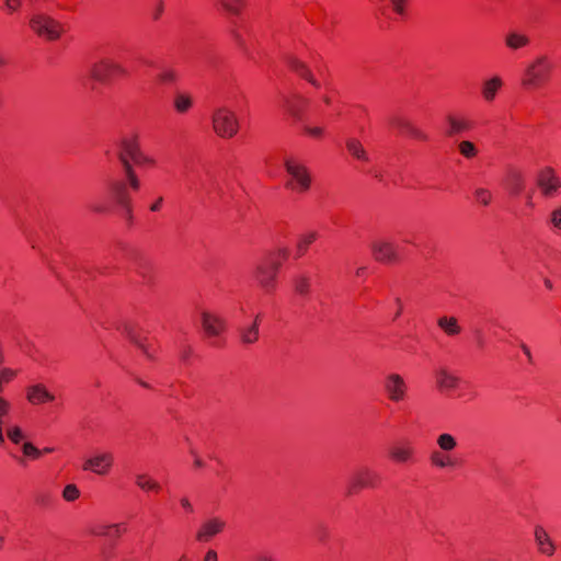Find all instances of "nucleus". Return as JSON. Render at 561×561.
I'll return each instance as SVG.
<instances>
[{
  "mask_svg": "<svg viewBox=\"0 0 561 561\" xmlns=\"http://www.w3.org/2000/svg\"><path fill=\"white\" fill-rule=\"evenodd\" d=\"M553 69L552 61L545 55L529 61L523 72L522 85L526 89H537L549 79Z\"/></svg>",
  "mask_w": 561,
  "mask_h": 561,
  "instance_id": "1",
  "label": "nucleus"
},
{
  "mask_svg": "<svg viewBox=\"0 0 561 561\" xmlns=\"http://www.w3.org/2000/svg\"><path fill=\"white\" fill-rule=\"evenodd\" d=\"M284 165L289 175L286 187L297 193L309 191L311 187V174L308 168L293 158L285 159Z\"/></svg>",
  "mask_w": 561,
  "mask_h": 561,
  "instance_id": "2",
  "label": "nucleus"
},
{
  "mask_svg": "<svg viewBox=\"0 0 561 561\" xmlns=\"http://www.w3.org/2000/svg\"><path fill=\"white\" fill-rule=\"evenodd\" d=\"M215 133L222 138L233 137L239 129V121L229 106L222 105L217 107L211 116Z\"/></svg>",
  "mask_w": 561,
  "mask_h": 561,
  "instance_id": "3",
  "label": "nucleus"
},
{
  "mask_svg": "<svg viewBox=\"0 0 561 561\" xmlns=\"http://www.w3.org/2000/svg\"><path fill=\"white\" fill-rule=\"evenodd\" d=\"M280 265L282 262L274 260L272 255L271 260H265L255 267L254 278L265 291L274 290Z\"/></svg>",
  "mask_w": 561,
  "mask_h": 561,
  "instance_id": "4",
  "label": "nucleus"
},
{
  "mask_svg": "<svg viewBox=\"0 0 561 561\" xmlns=\"http://www.w3.org/2000/svg\"><path fill=\"white\" fill-rule=\"evenodd\" d=\"M126 70L119 65L103 59L92 62L88 67V76L95 82L107 84L115 75H125Z\"/></svg>",
  "mask_w": 561,
  "mask_h": 561,
  "instance_id": "5",
  "label": "nucleus"
},
{
  "mask_svg": "<svg viewBox=\"0 0 561 561\" xmlns=\"http://www.w3.org/2000/svg\"><path fill=\"white\" fill-rule=\"evenodd\" d=\"M114 465V455L107 450H98L82 465L84 471L93 472L98 476H106Z\"/></svg>",
  "mask_w": 561,
  "mask_h": 561,
  "instance_id": "6",
  "label": "nucleus"
},
{
  "mask_svg": "<svg viewBox=\"0 0 561 561\" xmlns=\"http://www.w3.org/2000/svg\"><path fill=\"white\" fill-rule=\"evenodd\" d=\"M30 26L37 35H62L70 31L66 24L42 14L32 16Z\"/></svg>",
  "mask_w": 561,
  "mask_h": 561,
  "instance_id": "7",
  "label": "nucleus"
},
{
  "mask_svg": "<svg viewBox=\"0 0 561 561\" xmlns=\"http://www.w3.org/2000/svg\"><path fill=\"white\" fill-rule=\"evenodd\" d=\"M536 183L546 197H553L561 187V179L551 168L542 169L537 175Z\"/></svg>",
  "mask_w": 561,
  "mask_h": 561,
  "instance_id": "8",
  "label": "nucleus"
},
{
  "mask_svg": "<svg viewBox=\"0 0 561 561\" xmlns=\"http://www.w3.org/2000/svg\"><path fill=\"white\" fill-rule=\"evenodd\" d=\"M380 477L377 472L369 468L363 467L358 469L352 477L348 494L363 489V488H376Z\"/></svg>",
  "mask_w": 561,
  "mask_h": 561,
  "instance_id": "9",
  "label": "nucleus"
},
{
  "mask_svg": "<svg viewBox=\"0 0 561 561\" xmlns=\"http://www.w3.org/2000/svg\"><path fill=\"white\" fill-rule=\"evenodd\" d=\"M373 256L381 263H392L398 261L397 247L387 240H375L370 244Z\"/></svg>",
  "mask_w": 561,
  "mask_h": 561,
  "instance_id": "10",
  "label": "nucleus"
},
{
  "mask_svg": "<svg viewBox=\"0 0 561 561\" xmlns=\"http://www.w3.org/2000/svg\"><path fill=\"white\" fill-rule=\"evenodd\" d=\"M201 323L208 337L219 336L227 327L226 320L222 317L206 310L201 312Z\"/></svg>",
  "mask_w": 561,
  "mask_h": 561,
  "instance_id": "11",
  "label": "nucleus"
},
{
  "mask_svg": "<svg viewBox=\"0 0 561 561\" xmlns=\"http://www.w3.org/2000/svg\"><path fill=\"white\" fill-rule=\"evenodd\" d=\"M226 527V522L218 517L213 516L206 519L199 527L196 533V540L206 542L209 541L213 537L222 533Z\"/></svg>",
  "mask_w": 561,
  "mask_h": 561,
  "instance_id": "12",
  "label": "nucleus"
},
{
  "mask_svg": "<svg viewBox=\"0 0 561 561\" xmlns=\"http://www.w3.org/2000/svg\"><path fill=\"white\" fill-rule=\"evenodd\" d=\"M385 390L391 401L399 402L405 397L407 386L400 375L391 374L385 380Z\"/></svg>",
  "mask_w": 561,
  "mask_h": 561,
  "instance_id": "13",
  "label": "nucleus"
},
{
  "mask_svg": "<svg viewBox=\"0 0 561 561\" xmlns=\"http://www.w3.org/2000/svg\"><path fill=\"white\" fill-rule=\"evenodd\" d=\"M308 99L298 93L290 96H283V106L296 118H301L304 108L308 105Z\"/></svg>",
  "mask_w": 561,
  "mask_h": 561,
  "instance_id": "14",
  "label": "nucleus"
},
{
  "mask_svg": "<svg viewBox=\"0 0 561 561\" xmlns=\"http://www.w3.org/2000/svg\"><path fill=\"white\" fill-rule=\"evenodd\" d=\"M390 458L398 463L412 461L414 448L409 442H402L393 445L389 450Z\"/></svg>",
  "mask_w": 561,
  "mask_h": 561,
  "instance_id": "15",
  "label": "nucleus"
},
{
  "mask_svg": "<svg viewBox=\"0 0 561 561\" xmlns=\"http://www.w3.org/2000/svg\"><path fill=\"white\" fill-rule=\"evenodd\" d=\"M26 398L32 404H42L55 400V396L42 383L28 387Z\"/></svg>",
  "mask_w": 561,
  "mask_h": 561,
  "instance_id": "16",
  "label": "nucleus"
},
{
  "mask_svg": "<svg viewBox=\"0 0 561 561\" xmlns=\"http://www.w3.org/2000/svg\"><path fill=\"white\" fill-rule=\"evenodd\" d=\"M460 382V378L447 368L442 367L436 370V383L437 387L445 391L455 390Z\"/></svg>",
  "mask_w": 561,
  "mask_h": 561,
  "instance_id": "17",
  "label": "nucleus"
},
{
  "mask_svg": "<svg viewBox=\"0 0 561 561\" xmlns=\"http://www.w3.org/2000/svg\"><path fill=\"white\" fill-rule=\"evenodd\" d=\"M534 535L535 541L538 546V550L546 556H552L554 553L556 547L551 538L549 537L548 533L543 529V527L536 526Z\"/></svg>",
  "mask_w": 561,
  "mask_h": 561,
  "instance_id": "18",
  "label": "nucleus"
},
{
  "mask_svg": "<svg viewBox=\"0 0 561 561\" xmlns=\"http://www.w3.org/2000/svg\"><path fill=\"white\" fill-rule=\"evenodd\" d=\"M391 124L397 127L401 133L408 134L409 136L419 139L426 140L427 136L416 126H414L411 122L402 118V117H393L391 119Z\"/></svg>",
  "mask_w": 561,
  "mask_h": 561,
  "instance_id": "19",
  "label": "nucleus"
},
{
  "mask_svg": "<svg viewBox=\"0 0 561 561\" xmlns=\"http://www.w3.org/2000/svg\"><path fill=\"white\" fill-rule=\"evenodd\" d=\"M119 153H124L126 158L133 160L135 163H141V159L144 158V153L134 139H123Z\"/></svg>",
  "mask_w": 561,
  "mask_h": 561,
  "instance_id": "20",
  "label": "nucleus"
},
{
  "mask_svg": "<svg viewBox=\"0 0 561 561\" xmlns=\"http://www.w3.org/2000/svg\"><path fill=\"white\" fill-rule=\"evenodd\" d=\"M503 82L500 77H493L485 80L482 84L481 93L486 102H492L495 99L497 91L501 89Z\"/></svg>",
  "mask_w": 561,
  "mask_h": 561,
  "instance_id": "21",
  "label": "nucleus"
},
{
  "mask_svg": "<svg viewBox=\"0 0 561 561\" xmlns=\"http://www.w3.org/2000/svg\"><path fill=\"white\" fill-rule=\"evenodd\" d=\"M134 480L135 484L142 491L159 492L161 489L160 484L147 473L138 472L134 476Z\"/></svg>",
  "mask_w": 561,
  "mask_h": 561,
  "instance_id": "22",
  "label": "nucleus"
},
{
  "mask_svg": "<svg viewBox=\"0 0 561 561\" xmlns=\"http://www.w3.org/2000/svg\"><path fill=\"white\" fill-rule=\"evenodd\" d=\"M123 333L129 339V341L135 344L148 358H152V354L149 347L142 342L139 335L136 333L135 329L131 324H125L123 328Z\"/></svg>",
  "mask_w": 561,
  "mask_h": 561,
  "instance_id": "23",
  "label": "nucleus"
},
{
  "mask_svg": "<svg viewBox=\"0 0 561 561\" xmlns=\"http://www.w3.org/2000/svg\"><path fill=\"white\" fill-rule=\"evenodd\" d=\"M193 105V98L185 92H176L173 99V107L179 114H185Z\"/></svg>",
  "mask_w": 561,
  "mask_h": 561,
  "instance_id": "24",
  "label": "nucleus"
},
{
  "mask_svg": "<svg viewBox=\"0 0 561 561\" xmlns=\"http://www.w3.org/2000/svg\"><path fill=\"white\" fill-rule=\"evenodd\" d=\"M446 121L448 124L446 135L450 136V137L455 136V135H459L470 128V124L466 119H462V118H457L455 116H448Z\"/></svg>",
  "mask_w": 561,
  "mask_h": 561,
  "instance_id": "25",
  "label": "nucleus"
},
{
  "mask_svg": "<svg viewBox=\"0 0 561 561\" xmlns=\"http://www.w3.org/2000/svg\"><path fill=\"white\" fill-rule=\"evenodd\" d=\"M347 151L356 159L360 161H369V157L363 145L359 140L355 138H350L346 140Z\"/></svg>",
  "mask_w": 561,
  "mask_h": 561,
  "instance_id": "26",
  "label": "nucleus"
},
{
  "mask_svg": "<svg viewBox=\"0 0 561 561\" xmlns=\"http://www.w3.org/2000/svg\"><path fill=\"white\" fill-rule=\"evenodd\" d=\"M260 331L256 321L252 324L240 329V339L244 344H253L259 340Z\"/></svg>",
  "mask_w": 561,
  "mask_h": 561,
  "instance_id": "27",
  "label": "nucleus"
},
{
  "mask_svg": "<svg viewBox=\"0 0 561 561\" xmlns=\"http://www.w3.org/2000/svg\"><path fill=\"white\" fill-rule=\"evenodd\" d=\"M290 67L295 72H297L300 77L310 82L313 87H320L319 82L313 78L310 70L306 67L304 62H301L298 59H291Z\"/></svg>",
  "mask_w": 561,
  "mask_h": 561,
  "instance_id": "28",
  "label": "nucleus"
},
{
  "mask_svg": "<svg viewBox=\"0 0 561 561\" xmlns=\"http://www.w3.org/2000/svg\"><path fill=\"white\" fill-rule=\"evenodd\" d=\"M431 463L438 468H453L456 466V461L448 455H443L439 451H433L430 456Z\"/></svg>",
  "mask_w": 561,
  "mask_h": 561,
  "instance_id": "29",
  "label": "nucleus"
},
{
  "mask_svg": "<svg viewBox=\"0 0 561 561\" xmlns=\"http://www.w3.org/2000/svg\"><path fill=\"white\" fill-rule=\"evenodd\" d=\"M437 324L447 335H457L460 333V327L458 325L457 319L454 317H440Z\"/></svg>",
  "mask_w": 561,
  "mask_h": 561,
  "instance_id": "30",
  "label": "nucleus"
},
{
  "mask_svg": "<svg viewBox=\"0 0 561 561\" xmlns=\"http://www.w3.org/2000/svg\"><path fill=\"white\" fill-rule=\"evenodd\" d=\"M311 280L306 274H300L294 277L293 286L298 295L307 296L310 291Z\"/></svg>",
  "mask_w": 561,
  "mask_h": 561,
  "instance_id": "31",
  "label": "nucleus"
},
{
  "mask_svg": "<svg viewBox=\"0 0 561 561\" xmlns=\"http://www.w3.org/2000/svg\"><path fill=\"white\" fill-rule=\"evenodd\" d=\"M436 444L442 451L450 453L457 447L456 438L449 433L439 434Z\"/></svg>",
  "mask_w": 561,
  "mask_h": 561,
  "instance_id": "32",
  "label": "nucleus"
},
{
  "mask_svg": "<svg viewBox=\"0 0 561 561\" xmlns=\"http://www.w3.org/2000/svg\"><path fill=\"white\" fill-rule=\"evenodd\" d=\"M116 202L123 207L128 209V197L125 192V186L122 183H113L111 187Z\"/></svg>",
  "mask_w": 561,
  "mask_h": 561,
  "instance_id": "33",
  "label": "nucleus"
},
{
  "mask_svg": "<svg viewBox=\"0 0 561 561\" xmlns=\"http://www.w3.org/2000/svg\"><path fill=\"white\" fill-rule=\"evenodd\" d=\"M317 237L318 234L314 231H309L301 234L297 243L298 255H302L308 245L311 244L317 239Z\"/></svg>",
  "mask_w": 561,
  "mask_h": 561,
  "instance_id": "34",
  "label": "nucleus"
},
{
  "mask_svg": "<svg viewBox=\"0 0 561 561\" xmlns=\"http://www.w3.org/2000/svg\"><path fill=\"white\" fill-rule=\"evenodd\" d=\"M178 75L173 69L161 68L157 75V79L161 84L171 85L176 81Z\"/></svg>",
  "mask_w": 561,
  "mask_h": 561,
  "instance_id": "35",
  "label": "nucleus"
},
{
  "mask_svg": "<svg viewBox=\"0 0 561 561\" xmlns=\"http://www.w3.org/2000/svg\"><path fill=\"white\" fill-rule=\"evenodd\" d=\"M458 150L466 159H472L478 154V149L473 142L469 140H462L458 144Z\"/></svg>",
  "mask_w": 561,
  "mask_h": 561,
  "instance_id": "36",
  "label": "nucleus"
},
{
  "mask_svg": "<svg viewBox=\"0 0 561 561\" xmlns=\"http://www.w3.org/2000/svg\"><path fill=\"white\" fill-rule=\"evenodd\" d=\"M224 10L228 13L238 15L244 4L243 0H219Z\"/></svg>",
  "mask_w": 561,
  "mask_h": 561,
  "instance_id": "37",
  "label": "nucleus"
},
{
  "mask_svg": "<svg viewBox=\"0 0 561 561\" xmlns=\"http://www.w3.org/2000/svg\"><path fill=\"white\" fill-rule=\"evenodd\" d=\"M528 43V37H506V46L514 50L526 47Z\"/></svg>",
  "mask_w": 561,
  "mask_h": 561,
  "instance_id": "38",
  "label": "nucleus"
},
{
  "mask_svg": "<svg viewBox=\"0 0 561 561\" xmlns=\"http://www.w3.org/2000/svg\"><path fill=\"white\" fill-rule=\"evenodd\" d=\"M474 197L478 203L488 206L491 203L492 194L489 190L479 187L474 191Z\"/></svg>",
  "mask_w": 561,
  "mask_h": 561,
  "instance_id": "39",
  "label": "nucleus"
},
{
  "mask_svg": "<svg viewBox=\"0 0 561 561\" xmlns=\"http://www.w3.org/2000/svg\"><path fill=\"white\" fill-rule=\"evenodd\" d=\"M79 495H80V491L77 488V485H75V484L66 485L62 491V497L68 502H72V501L77 500L79 497Z\"/></svg>",
  "mask_w": 561,
  "mask_h": 561,
  "instance_id": "40",
  "label": "nucleus"
},
{
  "mask_svg": "<svg viewBox=\"0 0 561 561\" xmlns=\"http://www.w3.org/2000/svg\"><path fill=\"white\" fill-rule=\"evenodd\" d=\"M524 188V179L520 174L515 173L511 176L512 193L518 195Z\"/></svg>",
  "mask_w": 561,
  "mask_h": 561,
  "instance_id": "41",
  "label": "nucleus"
},
{
  "mask_svg": "<svg viewBox=\"0 0 561 561\" xmlns=\"http://www.w3.org/2000/svg\"><path fill=\"white\" fill-rule=\"evenodd\" d=\"M121 534V528L118 524H113L108 526H104L96 533V535L100 536H106V537H118Z\"/></svg>",
  "mask_w": 561,
  "mask_h": 561,
  "instance_id": "42",
  "label": "nucleus"
},
{
  "mask_svg": "<svg viewBox=\"0 0 561 561\" xmlns=\"http://www.w3.org/2000/svg\"><path fill=\"white\" fill-rule=\"evenodd\" d=\"M7 435L14 444H19L24 437L23 432L18 426L8 427Z\"/></svg>",
  "mask_w": 561,
  "mask_h": 561,
  "instance_id": "43",
  "label": "nucleus"
},
{
  "mask_svg": "<svg viewBox=\"0 0 561 561\" xmlns=\"http://www.w3.org/2000/svg\"><path fill=\"white\" fill-rule=\"evenodd\" d=\"M391 3V8L394 13H397L400 16H403L407 11V5L409 0H389Z\"/></svg>",
  "mask_w": 561,
  "mask_h": 561,
  "instance_id": "44",
  "label": "nucleus"
},
{
  "mask_svg": "<svg viewBox=\"0 0 561 561\" xmlns=\"http://www.w3.org/2000/svg\"><path fill=\"white\" fill-rule=\"evenodd\" d=\"M15 371L11 368H0V392L3 390V383L11 381Z\"/></svg>",
  "mask_w": 561,
  "mask_h": 561,
  "instance_id": "45",
  "label": "nucleus"
},
{
  "mask_svg": "<svg viewBox=\"0 0 561 561\" xmlns=\"http://www.w3.org/2000/svg\"><path fill=\"white\" fill-rule=\"evenodd\" d=\"M22 449L25 456L31 457L33 459H37L42 455V450L36 448L31 443H24Z\"/></svg>",
  "mask_w": 561,
  "mask_h": 561,
  "instance_id": "46",
  "label": "nucleus"
},
{
  "mask_svg": "<svg viewBox=\"0 0 561 561\" xmlns=\"http://www.w3.org/2000/svg\"><path fill=\"white\" fill-rule=\"evenodd\" d=\"M289 251L287 248H278L275 251H272L267 254L266 260H271V256L273 255V259L276 261L286 260L288 257Z\"/></svg>",
  "mask_w": 561,
  "mask_h": 561,
  "instance_id": "47",
  "label": "nucleus"
},
{
  "mask_svg": "<svg viewBox=\"0 0 561 561\" xmlns=\"http://www.w3.org/2000/svg\"><path fill=\"white\" fill-rule=\"evenodd\" d=\"M550 224L556 229L561 230V206L551 211V214H550Z\"/></svg>",
  "mask_w": 561,
  "mask_h": 561,
  "instance_id": "48",
  "label": "nucleus"
},
{
  "mask_svg": "<svg viewBox=\"0 0 561 561\" xmlns=\"http://www.w3.org/2000/svg\"><path fill=\"white\" fill-rule=\"evenodd\" d=\"M163 10H164L163 0H156L154 3L152 4V9H151V15H152L153 20H158L161 16Z\"/></svg>",
  "mask_w": 561,
  "mask_h": 561,
  "instance_id": "49",
  "label": "nucleus"
},
{
  "mask_svg": "<svg viewBox=\"0 0 561 561\" xmlns=\"http://www.w3.org/2000/svg\"><path fill=\"white\" fill-rule=\"evenodd\" d=\"M21 4L22 0H4V10L11 14L18 11Z\"/></svg>",
  "mask_w": 561,
  "mask_h": 561,
  "instance_id": "50",
  "label": "nucleus"
},
{
  "mask_svg": "<svg viewBox=\"0 0 561 561\" xmlns=\"http://www.w3.org/2000/svg\"><path fill=\"white\" fill-rule=\"evenodd\" d=\"M118 158H119V161L122 162V164L124 167L126 176L129 175V174H134L135 172H134V170L131 168V164L128 161V158H126L124 156V153H118Z\"/></svg>",
  "mask_w": 561,
  "mask_h": 561,
  "instance_id": "51",
  "label": "nucleus"
},
{
  "mask_svg": "<svg viewBox=\"0 0 561 561\" xmlns=\"http://www.w3.org/2000/svg\"><path fill=\"white\" fill-rule=\"evenodd\" d=\"M127 179H128V182L130 184V186L134 188V190H138L139 188V180L137 179L136 174H129L127 175Z\"/></svg>",
  "mask_w": 561,
  "mask_h": 561,
  "instance_id": "52",
  "label": "nucleus"
},
{
  "mask_svg": "<svg viewBox=\"0 0 561 561\" xmlns=\"http://www.w3.org/2000/svg\"><path fill=\"white\" fill-rule=\"evenodd\" d=\"M306 130L310 136L313 137H320L323 133L322 128L320 127H307Z\"/></svg>",
  "mask_w": 561,
  "mask_h": 561,
  "instance_id": "53",
  "label": "nucleus"
},
{
  "mask_svg": "<svg viewBox=\"0 0 561 561\" xmlns=\"http://www.w3.org/2000/svg\"><path fill=\"white\" fill-rule=\"evenodd\" d=\"M217 560H218L217 552L215 550L210 549L206 552L203 561H217Z\"/></svg>",
  "mask_w": 561,
  "mask_h": 561,
  "instance_id": "54",
  "label": "nucleus"
},
{
  "mask_svg": "<svg viewBox=\"0 0 561 561\" xmlns=\"http://www.w3.org/2000/svg\"><path fill=\"white\" fill-rule=\"evenodd\" d=\"M181 505L187 512H193V506H192L191 502L188 501V499H186V497L181 499Z\"/></svg>",
  "mask_w": 561,
  "mask_h": 561,
  "instance_id": "55",
  "label": "nucleus"
},
{
  "mask_svg": "<svg viewBox=\"0 0 561 561\" xmlns=\"http://www.w3.org/2000/svg\"><path fill=\"white\" fill-rule=\"evenodd\" d=\"M163 202V198L162 197H159L156 203H153L151 206H150V210L151 211H158L161 207V204Z\"/></svg>",
  "mask_w": 561,
  "mask_h": 561,
  "instance_id": "56",
  "label": "nucleus"
},
{
  "mask_svg": "<svg viewBox=\"0 0 561 561\" xmlns=\"http://www.w3.org/2000/svg\"><path fill=\"white\" fill-rule=\"evenodd\" d=\"M520 348H522L523 353L527 356L528 360L530 362L533 359L530 348L526 344H522Z\"/></svg>",
  "mask_w": 561,
  "mask_h": 561,
  "instance_id": "57",
  "label": "nucleus"
},
{
  "mask_svg": "<svg viewBox=\"0 0 561 561\" xmlns=\"http://www.w3.org/2000/svg\"><path fill=\"white\" fill-rule=\"evenodd\" d=\"M396 304L398 305V307H397L398 311L396 312L394 318H398L401 314V311H402V304H401L400 298L396 299Z\"/></svg>",
  "mask_w": 561,
  "mask_h": 561,
  "instance_id": "58",
  "label": "nucleus"
},
{
  "mask_svg": "<svg viewBox=\"0 0 561 561\" xmlns=\"http://www.w3.org/2000/svg\"><path fill=\"white\" fill-rule=\"evenodd\" d=\"M141 163H153V160H152V159H150V158H148V157H146V156L144 154V158L141 159Z\"/></svg>",
  "mask_w": 561,
  "mask_h": 561,
  "instance_id": "59",
  "label": "nucleus"
},
{
  "mask_svg": "<svg viewBox=\"0 0 561 561\" xmlns=\"http://www.w3.org/2000/svg\"><path fill=\"white\" fill-rule=\"evenodd\" d=\"M545 286L548 288V289H552V283L550 279L546 278L545 279Z\"/></svg>",
  "mask_w": 561,
  "mask_h": 561,
  "instance_id": "60",
  "label": "nucleus"
},
{
  "mask_svg": "<svg viewBox=\"0 0 561 561\" xmlns=\"http://www.w3.org/2000/svg\"><path fill=\"white\" fill-rule=\"evenodd\" d=\"M195 466L198 467V468L203 467L204 466L203 460L199 459V458L195 459Z\"/></svg>",
  "mask_w": 561,
  "mask_h": 561,
  "instance_id": "61",
  "label": "nucleus"
},
{
  "mask_svg": "<svg viewBox=\"0 0 561 561\" xmlns=\"http://www.w3.org/2000/svg\"><path fill=\"white\" fill-rule=\"evenodd\" d=\"M257 561H271L266 556L257 557Z\"/></svg>",
  "mask_w": 561,
  "mask_h": 561,
  "instance_id": "62",
  "label": "nucleus"
},
{
  "mask_svg": "<svg viewBox=\"0 0 561 561\" xmlns=\"http://www.w3.org/2000/svg\"><path fill=\"white\" fill-rule=\"evenodd\" d=\"M137 381H138V383H139V385H141V386H142V387H145V388H148V387H149V386H148V383H147V382H145V381H142V380H137Z\"/></svg>",
  "mask_w": 561,
  "mask_h": 561,
  "instance_id": "63",
  "label": "nucleus"
},
{
  "mask_svg": "<svg viewBox=\"0 0 561 561\" xmlns=\"http://www.w3.org/2000/svg\"><path fill=\"white\" fill-rule=\"evenodd\" d=\"M364 270H365L364 267H359V268L356 271V274H357V275H360V274L364 272Z\"/></svg>",
  "mask_w": 561,
  "mask_h": 561,
  "instance_id": "64",
  "label": "nucleus"
}]
</instances>
